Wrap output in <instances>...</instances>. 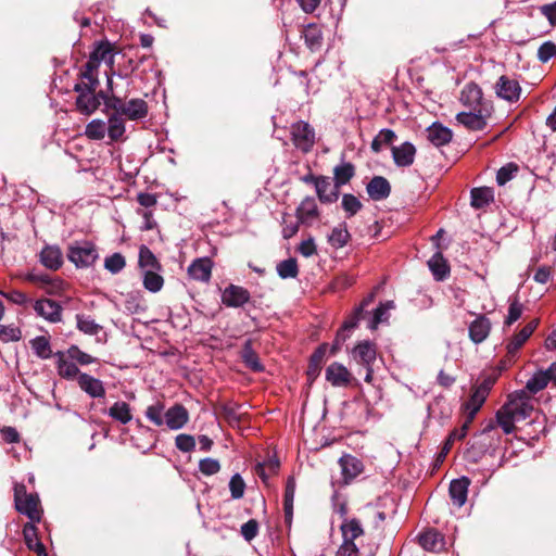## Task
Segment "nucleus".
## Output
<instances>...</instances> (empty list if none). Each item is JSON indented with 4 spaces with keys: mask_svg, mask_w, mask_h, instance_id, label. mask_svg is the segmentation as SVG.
Wrapping results in <instances>:
<instances>
[{
    "mask_svg": "<svg viewBox=\"0 0 556 556\" xmlns=\"http://www.w3.org/2000/svg\"><path fill=\"white\" fill-rule=\"evenodd\" d=\"M30 346L36 354L41 359H48L52 356V350L50 341L45 336H39L30 340Z\"/></svg>",
    "mask_w": 556,
    "mask_h": 556,
    "instance_id": "nucleus-40",
    "label": "nucleus"
},
{
    "mask_svg": "<svg viewBox=\"0 0 556 556\" xmlns=\"http://www.w3.org/2000/svg\"><path fill=\"white\" fill-rule=\"evenodd\" d=\"M468 427L469 425L464 422L460 429H455L448 434L439 454V459H443L448 454L455 441H459L466 437Z\"/></svg>",
    "mask_w": 556,
    "mask_h": 556,
    "instance_id": "nucleus-46",
    "label": "nucleus"
},
{
    "mask_svg": "<svg viewBox=\"0 0 556 556\" xmlns=\"http://www.w3.org/2000/svg\"><path fill=\"white\" fill-rule=\"evenodd\" d=\"M469 485L470 480L465 476L451 481L448 493L455 506L462 507L465 505L467 501Z\"/></svg>",
    "mask_w": 556,
    "mask_h": 556,
    "instance_id": "nucleus-18",
    "label": "nucleus"
},
{
    "mask_svg": "<svg viewBox=\"0 0 556 556\" xmlns=\"http://www.w3.org/2000/svg\"><path fill=\"white\" fill-rule=\"evenodd\" d=\"M355 174V168L351 163H342L334 167V184L336 187L348 184Z\"/></svg>",
    "mask_w": 556,
    "mask_h": 556,
    "instance_id": "nucleus-42",
    "label": "nucleus"
},
{
    "mask_svg": "<svg viewBox=\"0 0 556 556\" xmlns=\"http://www.w3.org/2000/svg\"><path fill=\"white\" fill-rule=\"evenodd\" d=\"M77 382L79 388L84 392H86L90 397H104L105 388L100 379H97L88 374L83 372L79 374Z\"/></svg>",
    "mask_w": 556,
    "mask_h": 556,
    "instance_id": "nucleus-19",
    "label": "nucleus"
},
{
    "mask_svg": "<svg viewBox=\"0 0 556 556\" xmlns=\"http://www.w3.org/2000/svg\"><path fill=\"white\" fill-rule=\"evenodd\" d=\"M306 46L312 50H318L323 45V34L318 26L309 24L303 31Z\"/></svg>",
    "mask_w": 556,
    "mask_h": 556,
    "instance_id": "nucleus-37",
    "label": "nucleus"
},
{
    "mask_svg": "<svg viewBox=\"0 0 556 556\" xmlns=\"http://www.w3.org/2000/svg\"><path fill=\"white\" fill-rule=\"evenodd\" d=\"M351 238L346 224L342 223L336 226L328 235V242L334 249L345 247Z\"/></svg>",
    "mask_w": 556,
    "mask_h": 556,
    "instance_id": "nucleus-35",
    "label": "nucleus"
},
{
    "mask_svg": "<svg viewBox=\"0 0 556 556\" xmlns=\"http://www.w3.org/2000/svg\"><path fill=\"white\" fill-rule=\"evenodd\" d=\"M490 115L488 109L470 110L456 115L458 124L469 130H482L486 126V117Z\"/></svg>",
    "mask_w": 556,
    "mask_h": 556,
    "instance_id": "nucleus-10",
    "label": "nucleus"
},
{
    "mask_svg": "<svg viewBox=\"0 0 556 556\" xmlns=\"http://www.w3.org/2000/svg\"><path fill=\"white\" fill-rule=\"evenodd\" d=\"M342 544L337 551V556H358L359 549L355 540L364 535L361 521L356 518H344L340 526Z\"/></svg>",
    "mask_w": 556,
    "mask_h": 556,
    "instance_id": "nucleus-2",
    "label": "nucleus"
},
{
    "mask_svg": "<svg viewBox=\"0 0 556 556\" xmlns=\"http://www.w3.org/2000/svg\"><path fill=\"white\" fill-rule=\"evenodd\" d=\"M77 329L85 334L96 336L100 332L102 327L94 321L90 316L84 314L76 315Z\"/></svg>",
    "mask_w": 556,
    "mask_h": 556,
    "instance_id": "nucleus-44",
    "label": "nucleus"
},
{
    "mask_svg": "<svg viewBox=\"0 0 556 556\" xmlns=\"http://www.w3.org/2000/svg\"><path fill=\"white\" fill-rule=\"evenodd\" d=\"M40 263L48 269L58 270L63 265V254L58 245H46L39 254Z\"/></svg>",
    "mask_w": 556,
    "mask_h": 556,
    "instance_id": "nucleus-20",
    "label": "nucleus"
},
{
    "mask_svg": "<svg viewBox=\"0 0 556 556\" xmlns=\"http://www.w3.org/2000/svg\"><path fill=\"white\" fill-rule=\"evenodd\" d=\"M34 311L45 320L58 324L62 321V306L54 300L42 298L34 302Z\"/></svg>",
    "mask_w": 556,
    "mask_h": 556,
    "instance_id": "nucleus-8",
    "label": "nucleus"
},
{
    "mask_svg": "<svg viewBox=\"0 0 556 556\" xmlns=\"http://www.w3.org/2000/svg\"><path fill=\"white\" fill-rule=\"evenodd\" d=\"M339 187H332L328 177L319 176V180L316 181V192L318 199L324 203H332L338 200Z\"/></svg>",
    "mask_w": 556,
    "mask_h": 556,
    "instance_id": "nucleus-29",
    "label": "nucleus"
},
{
    "mask_svg": "<svg viewBox=\"0 0 556 556\" xmlns=\"http://www.w3.org/2000/svg\"><path fill=\"white\" fill-rule=\"evenodd\" d=\"M471 205L475 208H481L491 203L494 199V192L489 187L475 188L470 192Z\"/></svg>",
    "mask_w": 556,
    "mask_h": 556,
    "instance_id": "nucleus-36",
    "label": "nucleus"
},
{
    "mask_svg": "<svg viewBox=\"0 0 556 556\" xmlns=\"http://www.w3.org/2000/svg\"><path fill=\"white\" fill-rule=\"evenodd\" d=\"M300 224H302V223L300 222V219L298 217L293 218L290 214H287V213L283 214L282 222H281L282 237L285 239H290L293 236H295L296 232L299 231Z\"/></svg>",
    "mask_w": 556,
    "mask_h": 556,
    "instance_id": "nucleus-52",
    "label": "nucleus"
},
{
    "mask_svg": "<svg viewBox=\"0 0 556 556\" xmlns=\"http://www.w3.org/2000/svg\"><path fill=\"white\" fill-rule=\"evenodd\" d=\"M482 96V90L477 84L468 83L463 88L459 100L470 110L488 109Z\"/></svg>",
    "mask_w": 556,
    "mask_h": 556,
    "instance_id": "nucleus-11",
    "label": "nucleus"
},
{
    "mask_svg": "<svg viewBox=\"0 0 556 556\" xmlns=\"http://www.w3.org/2000/svg\"><path fill=\"white\" fill-rule=\"evenodd\" d=\"M518 172V166L514 163H508L507 165L501 167L496 174V182L500 186H504L506 182L511 180L516 173Z\"/></svg>",
    "mask_w": 556,
    "mask_h": 556,
    "instance_id": "nucleus-60",
    "label": "nucleus"
},
{
    "mask_svg": "<svg viewBox=\"0 0 556 556\" xmlns=\"http://www.w3.org/2000/svg\"><path fill=\"white\" fill-rule=\"evenodd\" d=\"M291 139L296 149L307 153L314 147L315 131L308 123L300 121L291 126Z\"/></svg>",
    "mask_w": 556,
    "mask_h": 556,
    "instance_id": "nucleus-6",
    "label": "nucleus"
},
{
    "mask_svg": "<svg viewBox=\"0 0 556 556\" xmlns=\"http://www.w3.org/2000/svg\"><path fill=\"white\" fill-rule=\"evenodd\" d=\"M199 470L204 476H213L220 470V464L215 458L206 457L199 462Z\"/></svg>",
    "mask_w": 556,
    "mask_h": 556,
    "instance_id": "nucleus-62",
    "label": "nucleus"
},
{
    "mask_svg": "<svg viewBox=\"0 0 556 556\" xmlns=\"http://www.w3.org/2000/svg\"><path fill=\"white\" fill-rule=\"evenodd\" d=\"M242 405L237 403H226L222 406V414L230 426L239 425L243 413H241Z\"/></svg>",
    "mask_w": 556,
    "mask_h": 556,
    "instance_id": "nucleus-45",
    "label": "nucleus"
},
{
    "mask_svg": "<svg viewBox=\"0 0 556 556\" xmlns=\"http://www.w3.org/2000/svg\"><path fill=\"white\" fill-rule=\"evenodd\" d=\"M79 76L81 81L74 86V91H80V89H97L99 85L98 73L91 71L89 72L83 67Z\"/></svg>",
    "mask_w": 556,
    "mask_h": 556,
    "instance_id": "nucleus-47",
    "label": "nucleus"
},
{
    "mask_svg": "<svg viewBox=\"0 0 556 556\" xmlns=\"http://www.w3.org/2000/svg\"><path fill=\"white\" fill-rule=\"evenodd\" d=\"M533 410L531 396L527 390H517L508 394L507 401L496 413V422L504 433L515 431V424L528 418Z\"/></svg>",
    "mask_w": 556,
    "mask_h": 556,
    "instance_id": "nucleus-1",
    "label": "nucleus"
},
{
    "mask_svg": "<svg viewBox=\"0 0 556 556\" xmlns=\"http://www.w3.org/2000/svg\"><path fill=\"white\" fill-rule=\"evenodd\" d=\"M521 88L517 80L507 76H501L496 84V94L509 102L517 101L520 98Z\"/></svg>",
    "mask_w": 556,
    "mask_h": 556,
    "instance_id": "nucleus-15",
    "label": "nucleus"
},
{
    "mask_svg": "<svg viewBox=\"0 0 556 556\" xmlns=\"http://www.w3.org/2000/svg\"><path fill=\"white\" fill-rule=\"evenodd\" d=\"M108 135L112 141L119 140L125 132V123L118 115H112L108 122Z\"/></svg>",
    "mask_w": 556,
    "mask_h": 556,
    "instance_id": "nucleus-49",
    "label": "nucleus"
},
{
    "mask_svg": "<svg viewBox=\"0 0 556 556\" xmlns=\"http://www.w3.org/2000/svg\"><path fill=\"white\" fill-rule=\"evenodd\" d=\"M67 257L76 267L84 268L93 265L98 260L99 254L92 242L81 241L74 242L70 245Z\"/></svg>",
    "mask_w": 556,
    "mask_h": 556,
    "instance_id": "nucleus-4",
    "label": "nucleus"
},
{
    "mask_svg": "<svg viewBox=\"0 0 556 556\" xmlns=\"http://www.w3.org/2000/svg\"><path fill=\"white\" fill-rule=\"evenodd\" d=\"M326 380L336 388H346L354 380L353 375L342 364L334 362L326 368Z\"/></svg>",
    "mask_w": 556,
    "mask_h": 556,
    "instance_id": "nucleus-9",
    "label": "nucleus"
},
{
    "mask_svg": "<svg viewBox=\"0 0 556 556\" xmlns=\"http://www.w3.org/2000/svg\"><path fill=\"white\" fill-rule=\"evenodd\" d=\"M160 271L161 270H147L143 273V287L152 293L159 292L164 286V278Z\"/></svg>",
    "mask_w": 556,
    "mask_h": 556,
    "instance_id": "nucleus-38",
    "label": "nucleus"
},
{
    "mask_svg": "<svg viewBox=\"0 0 556 556\" xmlns=\"http://www.w3.org/2000/svg\"><path fill=\"white\" fill-rule=\"evenodd\" d=\"M94 91V89H80V91H76L78 93L76 106L80 113L89 115L98 109L99 101Z\"/></svg>",
    "mask_w": 556,
    "mask_h": 556,
    "instance_id": "nucleus-24",
    "label": "nucleus"
},
{
    "mask_svg": "<svg viewBox=\"0 0 556 556\" xmlns=\"http://www.w3.org/2000/svg\"><path fill=\"white\" fill-rule=\"evenodd\" d=\"M22 331L18 327L14 325L0 326V341L8 342H16L21 340Z\"/></svg>",
    "mask_w": 556,
    "mask_h": 556,
    "instance_id": "nucleus-58",
    "label": "nucleus"
},
{
    "mask_svg": "<svg viewBox=\"0 0 556 556\" xmlns=\"http://www.w3.org/2000/svg\"><path fill=\"white\" fill-rule=\"evenodd\" d=\"M68 358L85 366L96 362V358L90 354L83 352L77 345H71L66 352Z\"/></svg>",
    "mask_w": 556,
    "mask_h": 556,
    "instance_id": "nucleus-56",
    "label": "nucleus"
},
{
    "mask_svg": "<svg viewBox=\"0 0 556 556\" xmlns=\"http://www.w3.org/2000/svg\"><path fill=\"white\" fill-rule=\"evenodd\" d=\"M341 204L348 217L354 216L363 206L361 201L350 193L343 194Z\"/></svg>",
    "mask_w": 556,
    "mask_h": 556,
    "instance_id": "nucleus-57",
    "label": "nucleus"
},
{
    "mask_svg": "<svg viewBox=\"0 0 556 556\" xmlns=\"http://www.w3.org/2000/svg\"><path fill=\"white\" fill-rule=\"evenodd\" d=\"M362 314H363V306H358L355 308L353 314L345 319V321L342 325V328L337 333V338H336L337 342L344 341L346 339V336L344 334V332L351 331L352 329H354L357 326V324L362 317Z\"/></svg>",
    "mask_w": 556,
    "mask_h": 556,
    "instance_id": "nucleus-48",
    "label": "nucleus"
},
{
    "mask_svg": "<svg viewBox=\"0 0 556 556\" xmlns=\"http://www.w3.org/2000/svg\"><path fill=\"white\" fill-rule=\"evenodd\" d=\"M295 486H296L295 479L293 477H289L287 479V483H286L285 500H283L286 516L292 515L293 502H294V495H295Z\"/></svg>",
    "mask_w": 556,
    "mask_h": 556,
    "instance_id": "nucleus-54",
    "label": "nucleus"
},
{
    "mask_svg": "<svg viewBox=\"0 0 556 556\" xmlns=\"http://www.w3.org/2000/svg\"><path fill=\"white\" fill-rule=\"evenodd\" d=\"M14 501L17 511L26 515L33 522L40 520L41 510L39 509V498L37 495L26 493L23 484L15 485Z\"/></svg>",
    "mask_w": 556,
    "mask_h": 556,
    "instance_id": "nucleus-3",
    "label": "nucleus"
},
{
    "mask_svg": "<svg viewBox=\"0 0 556 556\" xmlns=\"http://www.w3.org/2000/svg\"><path fill=\"white\" fill-rule=\"evenodd\" d=\"M148 103L142 99H131L125 103L122 115L126 116L129 121L143 119L148 115Z\"/></svg>",
    "mask_w": 556,
    "mask_h": 556,
    "instance_id": "nucleus-28",
    "label": "nucleus"
},
{
    "mask_svg": "<svg viewBox=\"0 0 556 556\" xmlns=\"http://www.w3.org/2000/svg\"><path fill=\"white\" fill-rule=\"evenodd\" d=\"M23 535H24L25 544L29 549H31V551L40 549V552L42 553L43 544L38 539L37 528L33 521L28 522L24 526Z\"/></svg>",
    "mask_w": 556,
    "mask_h": 556,
    "instance_id": "nucleus-43",
    "label": "nucleus"
},
{
    "mask_svg": "<svg viewBox=\"0 0 556 556\" xmlns=\"http://www.w3.org/2000/svg\"><path fill=\"white\" fill-rule=\"evenodd\" d=\"M126 266V260L121 253H113L104 260V268L111 274L121 273Z\"/></svg>",
    "mask_w": 556,
    "mask_h": 556,
    "instance_id": "nucleus-55",
    "label": "nucleus"
},
{
    "mask_svg": "<svg viewBox=\"0 0 556 556\" xmlns=\"http://www.w3.org/2000/svg\"><path fill=\"white\" fill-rule=\"evenodd\" d=\"M556 55V45L553 41L543 42L538 50V59L546 63Z\"/></svg>",
    "mask_w": 556,
    "mask_h": 556,
    "instance_id": "nucleus-64",
    "label": "nucleus"
},
{
    "mask_svg": "<svg viewBox=\"0 0 556 556\" xmlns=\"http://www.w3.org/2000/svg\"><path fill=\"white\" fill-rule=\"evenodd\" d=\"M108 415L122 425H127L132 419L131 407L124 401L115 402L108 410Z\"/></svg>",
    "mask_w": 556,
    "mask_h": 556,
    "instance_id": "nucleus-31",
    "label": "nucleus"
},
{
    "mask_svg": "<svg viewBox=\"0 0 556 556\" xmlns=\"http://www.w3.org/2000/svg\"><path fill=\"white\" fill-rule=\"evenodd\" d=\"M108 132L106 124L101 119H93L86 126V136L92 140H102Z\"/></svg>",
    "mask_w": 556,
    "mask_h": 556,
    "instance_id": "nucleus-51",
    "label": "nucleus"
},
{
    "mask_svg": "<svg viewBox=\"0 0 556 556\" xmlns=\"http://www.w3.org/2000/svg\"><path fill=\"white\" fill-rule=\"evenodd\" d=\"M165 412L164 403L162 401H156L147 407L146 417L154 426L161 427L164 425Z\"/></svg>",
    "mask_w": 556,
    "mask_h": 556,
    "instance_id": "nucleus-39",
    "label": "nucleus"
},
{
    "mask_svg": "<svg viewBox=\"0 0 556 556\" xmlns=\"http://www.w3.org/2000/svg\"><path fill=\"white\" fill-rule=\"evenodd\" d=\"M452 130L438 123L432 124L427 129V138L435 147L447 144L452 140Z\"/></svg>",
    "mask_w": 556,
    "mask_h": 556,
    "instance_id": "nucleus-27",
    "label": "nucleus"
},
{
    "mask_svg": "<svg viewBox=\"0 0 556 556\" xmlns=\"http://www.w3.org/2000/svg\"><path fill=\"white\" fill-rule=\"evenodd\" d=\"M549 381H552V380L547 372V369L546 370H538L527 381L523 390H527V393L531 396V394H536L538 392L544 390L547 387Z\"/></svg>",
    "mask_w": 556,
    "mask_h": 556,
    "instance_id": "nucleus-32",
    "label": "nucleus"
},
{
    "mask_svg": "<svg viewBox=\"0 0 556 556\" xmlns=\"http://www.w3.org/2000/svg\"><path fill=\"white\" fill-rule=\"evenodd\" d=\"M189 421V413L181 404H175L165 412L164 424L170 430H179Z\"/></svg>",
    "mask_w": 556,
    "mask_h": 556,
    "instance_id": "nucleus-13",
    "label": "nucleus"
},
{
    "mask_svg": "<svg viewBox=\"0 0 556 556\" xmlns=\"http://www.w3.org/2000/svg\"><path fill=\"white\" fill-rule=\"evenodd\" d=\"M250 301V292L240 286L230 285L223 291L222 302L228 307H241Z\"/></svg>",
    "mask_w": 556,
    "mask_h": 556,
    "instance_id": "nucleus-12",
    "label": "nucleus"
},
{
    "mask_svg": "<svg viewBox=\"0 0 556 556\" xmlns=\"http://www.w3.org/2000/svg\"><path fill=\"white\" fill-rule=\"evenodd\" d=\"M296 217L303 225L311 226L319 218V210L314 198L306 197L296 208Z\"/></svg>",
    "mask_w": 556,
    "mask_h": 556,
    "instance_id": "nucleus-17",
    "label": "nucleus"
},
{
    "mask_svg": "<svg viewBox=\"0 0 556 556\" xmlns=\"http://www.w3.org/2000/svg\"><path fill=\"white\" fill-rule=\"evenodd\" d=\"M339 464L345 483H350L359 473H362L364 469L363 463L352 455H343L339 459Z\"/></svg>",
    "mask_w": 556,
    "mask_h": 556,
    "instance_id": "nucleus-21",
    "label": "nucleus"
},
{
    "mask_svg": "<svg viewBox=\"0 0 556 556\" xmlns=\"http://www.w3.org/2000/svg\"><path fill=\"white\" fill-rule=\"evenodd\" d=\"M493 384L494 379L488 377L473 389L470 399L464 404V409L467 414L465 424L470 425L472 422L476 414L484 404Z\"/></svg>",
    "mask_w": 556,
    "mask_h": 556,
    "instance_id": "nucleus-5",
    "label": "nucleus"
},
{
    "mask_svg": "<svg viewBox=\"0 0 556 556\" xmlns=\"http://www.w3.org/2000/svg\"><path fill=\"white\" fill-rule=\"evenodd\" d=\"M416 148L413 143L406 141L399 147L392 148L394 163L400 167H407L414 163Z\"/></svg>",
    "mask_w": 556,
    "mask_h": 556,
    "instance_id": "nucleus-23",
    "label": "nucleus"
},
{
    "mask_svg": "<svg viewBox=\"0 0 556 556\" xmlns=\"http://www.w3.org/2000/svg\"><path fill=\"white\" fill-rule=\"evenodd\" d=\"M353 359L363 366H370L377 357L376 344L370 341L359 342L352 351Z\"/></svg>",
    "mask_w": 556,
    "mask_h": 556,
    "instance_id": "nucleus-14",
    "label": "nucleus"
},
{
    "mask_svg": "<svg viewBox=\"0 0 556 556\" xmlns=\"http://www.w3.org/2000/svg\"><path fill=\"white\" fill-rule=\"evenodd\" d=\"M229 490L233 500L243 497L245 491V482L239 473H235L230 478Z\"/></svg>",
    "mask_w": 556,
    "mask_h": 556,
    "instance_id": "nucleus-59",
    "label": "nucleus"
},
{
    "mask_svg": "<svg viewBox=\"0 0 556 556\" xmlns=\"http://www.w3.org/2000/svg\"><path fill=\"white\" fill-rule=\"evenodd\" d=\"M368 195L375 200L380 201L389 197L391 187L389 181L382 176L374 177L367 185Z\"/></svg>",
    "mask_w": 556,
    "mask_h": 556,
    "instance_id": "nucleus-26",
    "label": "nucleus"
},
{
    "mask_svg": "<svg viewBox=\"0 0 556 556\" xmlns=\"http://www.w3.org/2000/svg\"><path fill=\"white\" fill-rule=\"evenodd\" d=\"M213 262L210 257H199L194 260L188 267L190 278L207 282L212 276Z\"/></svg>",
    "mask_w": 556,
    "mask_h": 556,
    "instance_id": "nucleus-16",
    "label": "nucleus"
},
{
    "mask_svg": "<svg viewBox=\"0 0 556 556\" xmlns=\"http://www.w3.org/2000/svg\"><path fill=\"white\" fill-rule=\"evenodd\" d=\"M277 274L282 279L295 278L299 267L295 258H288L277 264Z\"/></svg>",
    "mask_w": 556,
    "mask_h": 556,
    "instance_id": "nucleus-50",
    "label": "nucleus"
},
{
    "mask_svg": "<svg viewBox=\"0 0 556 556\" xmlns=\"http://www.w3.org/2000/svg\"><path fill=\"white\" fill-rule=\"evenodd\" d=\"M428 266L434 278L439 281L444 280L450 274L447 262L440 252L432 255L428 261Z\"/></svg>",
    "mask_w": 556,
    "mask_h": 556,
    "instance_id": "nucleus-34",
    "label": "nucleus"
},
{
    "mask_svg": "<svg viewBox=\"0 0 556 556\" xmlns=\"http://www.w3.org/2000/svg\"><path fill=\"white\" fill-rule=\"evenodd\" d=\"M538 320H531L518 333H516L511 339H509V341L506 344L507 354L504 359L505 365H510L515 362L519 349L532 336L535 328L538 327Z\"/></svg>",
    "mask_w": 556,
    "mask_h": 556,
    "instance_id": "nucleus-7",
    "label": "nucleus"
},
{
    "mask_svg": "<svg viewBox=\"0 0 556 556\" xmlns=\"http://www.w3.org/2000/svg\"><path fill=\"white\" fill-rule=\"evenodd\" d=\"M176 447L184 453L192 452L195 447V440L192 435L180 433L175 439Z\"/></svg>",
    "mask_w": 556,
    "mask_h": 556,
    "instance_id": "nucleus-63",
    "label": "nucleus"
},
{
    "mask_svg": "<svg viewBox=\"0 0 556 556\" xmlns=\"http://www.w3.org/2000/svg\"><path fill=\"white\" fill-rule=\"evenodd\" d=\"M138 265L143 273L147 270H162L161 263L147 245H141L139 249Z\"/></svg>",
    "mask_w": 556,
    "mask_h": 556,
    "instance_id": "nucleus-33",
    "label": "nucleus"
},
{
    "mask_svg": "<svg viewBox=\"0 0 556 556\" xmlns=\"http://www.w3.org/2000/svg\"><path fill=\"white\" fill-rule=\"evenodd\" d=\"M419 544L428 552H440L444 548V539L437 530L430 529L419 535Z\"/></svg>",
    "mask_w": 556,
    "mask_h": 556,
    "instance_id": "nucleus-30",
    "label": "nucleus"
},
{
    "mask_svg": "<svg viewBox=\"0 0 556 556\" xmlns=\"http://www.w3.org/2000/svg\"><path fill=\"white\" fill-rule=\"evenodd\" d=\"M90 54L96 56L100 63L104 62L110 66L114 63L113 49L111 43L108 41L98 42Z\"/></svg>",
    "mask_w": 556,
    "mask_h": 556,
    "instance_id": "nucleus-41",
    "label": "nucleus"
},
{
    "mask_svg": "<svg viewBox=\"0 0 556 556\" xmlns=\"http://www.w3.org/2000/svg\"><path fill=\"white\" fill-rule=\"evenodd\" d=\"M242 359L245 363V365L253 369L254 371H262L263 366L260 363L257 354L253 351L251 343L247 342L242 353H241Z\"/></svg>",
    "mask_w": 556,
    "mask_h": 556,
    "instance_id": "nucleus-53",
    "label": "nucleus"
},
{
    "mask_svg": "<svg viewBox=\"0 0 556 556\" xmlns=\"http://www.w3.org/2000/svg\"><path fill=\"white\" fill-rule=\"evenodd\" d=\"M66 353L64 352H56V369L60 377L73 380L75 378L78 379L79 376V369L77 365L72 361L71 358H66Z\"/></svg>",
    "mask_w": 556,
    "mask_h": 556,
    "instance_id": "nucleus-25",
    "label": "nucleus"
},
{
    "mask_svg": "<svg viewBox=\"0 0 556 556\" xmlns=\"http://www.w3.org/2000/svg\"><path fill=\"white\" fill-rule=\"evenodd\" d=\"M523 306L517 298L510 299L509 301V307H508V315L505 319V325L510 326L515 321H517L521 315H522Z\"/></svg>",
    "mask_w": 556,
    "mask_h": 556,
    "instance_id": "nucleus-61",
    "label": "nucleus"
},
{
    "mask_svg": "<svg viewBox=\"0 0 556 556\" xmlns=\"http://www.w3.org/2000/svg\"><path fill=\"white\" fill-rule=\"evenodd\" d=\"M491 331V321L484 315H479L469 325V338L475 343L483 342Z\"/></svg>",
    "mask_w": 556,
    "mask_h": 556,
    "instance_id": "nucleus-22",
    "label": "nucleus"
}]
</instances>
